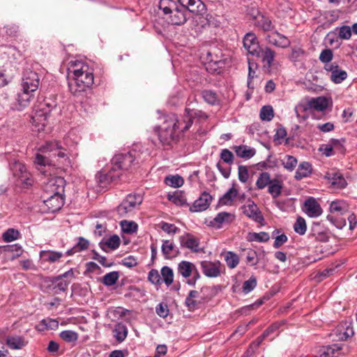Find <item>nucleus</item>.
<instances>
[{
	"label": "nucleus",
	"instance_id": "obj_1",
	"mask_svg": "<svg viewBox=\"0 0 357 357\" xmlns=\"http://www.w3.org/2000/svg\"><path fill=\"white\" fill-rule=\"evenodd\" d=\"M44 153H49L52 158L36 153L34 163L37 169L45 176H52L51 167L66 170L71 166V160L66 153V149L57 141L46 142L40 149Z\"/></svg>",
	"mask_w": 357,
	"mask_h": 357
},
{
	"label": "nucleus",
	"instance_id": "obj_2",
	"mask_svg": "<svg viewBox=\"0 0 357 357\" xmlns=\"http://www.w3.org/2000/svg\"><path fill=\"white\" fill-rule=\"evenodd\" d=\"M67 70L68 75L73 76L68 82L69 91L82 102L94 82L93 69L86 63L75 60L68 63Z\"/></svg>",
	"mask_w": 357,
	"mask_h": 357
},
{
	"label": "nucleus",
	"instance_id": "obj_3",
	"mask_svg": "<svg viewBox=\"0 0 357 357\" xmlns=\"http://www.w3.org/2000/svg\"><path fill=\"white\" fill-rule=\"evenodd\" d=\"M176 1L181 7L174 0H160L159 2L160 10L172 24H183L187 21L186 10L197 15H202L206 11V6L201 0Z\"/></svg>",
	"mask_w": 357,
	"mask_h": 357
},
{
	"label": "nucleus",
	"instance_id": "obj_4",
	"mask_svg": "<svg viewBox=\"0 0 357 357\" xmlns=\"http://www.w3.org/2000/svg\"><path fill=\"white\" fill-rule=\"evenodd\" d=\"M162 124L155 127V130L163 146H170L178 139L180 133L183 132V124L174 114H167L162 118Z\"/></svg>",
	"mask_w": 357,
	"mask_h": 357
},
{
	"label": "nucleus",
	"instance_id": "obj_5",
	"mask_svg": "<svg viewBox=\"0 0 357 357\" xmlns=\"http://www.w3.org/2000/svg\"><path fill=\"white\" fill-rule=\"evenodd\" d=\"M66 181L61 176H51L44 183L43 201H63Z\"/></svg>",
	"mask_w": 357,
	"mask_h": 357
},
{
	"label": "nucleus",
	"instance_id": "obj_6",
	"mask_svg": "<svg viewBox=\"0 0 357 357\" xmlns=\"http://www.w3.org/2000/svg\"><path fill=\"white\" fill-rule=\"evenodd\" d=\"M10 169L17 184L24 189H29L33 186L34 179L31 173L26 165L20 161L14 160L10 162Z\"/></svg>",
	"mask_w": 357,
	"mask_h": 357
},
{
	"label": "nucleus",
	"instance_id": "obj_7",
	"mask_svg": "<svg viewBox=\"0 0 357 357\" xmlns=\"http://www.w3.org/2000/svg\"><path fill=\"white\" fill-rule=\"evenodd\" d=\"M135 160L136 157L132 152L116 154L112 160L111 168L115 173H121V176L124 171L130 169L132 165H135Z\"/></svg>",
	"mask_w": 357,
	"mask_h": 357
},
{
	"label": "nucleus",
	"instance_id": "obj_8",
	"mask_svg": "<svg viewBox=\"0 0 357 357\" xmlns=\"http://www.w3.org/2000/svg\"><path fill=\"white\" fill-rule=\"evenodd\" d=\"M341 204L344 202H331L330 211L332 214L327 215V220L340 229L346 225L347 222L345 218L339 216L348 212V206Z\"/></svg>",
	"mask_w": 357,
	"mask_h": 357
},
{
	"label": "nucleus",
	"instance_id": "obj_9",
	"mask_svg": "<svg viewBox=\"0 0 357 357\" xmlns=\"http://www.w3.org/2000/svg\"><path fill=\"white\" fill-rule=\"evenodd\" d=\"M354 334L351 324L347 321L337 325L330 333L329 336L333 341H344Z\"/></svg>",
	"mask_w": 357,
	"mask_h": 357
},
{
	"label": "nucleus",
	"instance_id": "obj_10",
	"mask_svg": "<svg viewBox=\"0 0 357 357\" xmlns=\"http://www.w3.org/2000/svg\"><path fill=\"white\" fill-rule=\"evenodd\" d=\"M193 119L206 121L208 119V115L202 110L186 107L185 109L183 118L181 120L182 123L184 124L183 131L188 130L192 126Z\"/></svg>",
	"mask_w": 357,
	"mask_h": 357
},
{
	"label": "nucleus",
	"instance_id": "obj_11",
	"mask_svg": "<svg viewBox=\"0 0 357 357\" xmlns=\"http://www.w3.org/2000/svg\"><path fill=\"white\" fill-rule=\"evenodd\" d=\"M39 83V76L36 72L30 70L24 71L21 84L22 88L34 93L38 89Z\"/></svg>",
	"mask_w": 357,
	"mask_h": 357
},
{
	"label": "nucleus",
	"instance_id": "obj_12",
	"mask_svg": "<svg viewBox=\"0 0 357 357\" xmlns=\"http://www.w3.org/2000/svg\"><path fill=\"white\" fill-rule=\"evenodd\" d=\"M33 98V93L21 88L15 96V102L14 108L17 110H22L28 107L30 104L31 100Z\"/></svg>",
	"mask_w": 357,
	"mask_h": 357
},
{
	"label": "nucleus",
	"instance_id": "obj_13",
	"mask_svg": "<svg viewBox=\"0 0 357 357\" xmlns=\"http://www.w3.org/2000/svg\"><path fill=\"white\" fill-rule=\"evenodd\" d=\"M243 42L245 49L252 56L259 54L260 46L254 33H246Z\"/></svg>",
	"mask_w": 357,
	"mask_h": 357
},
{
	"label": "nucleus",
	"instance_id": "obj_14",
	"mask_svg": "<svg viewBox=\"0 0 357 357\" xmlns=\"http://www.w3.org/2000/svg\"><path fill=\"white\" fill-rule=\"evenodd\" d=\"M120 176L121 173H115L111 168L108 172H98L96 176V178L100 185V188H105L107 186L108 184L119 178Z\"/></svg>",
	"mask_w": 357,
	"mask_h": 357
},
{
	"label": "nucleus",
	"instance_id": "obj_15",
	"mask_svg": "<svg viewBox=\"0 0 357 357\" xmlns=\"http://www.w3.org/2000/svg\"><path fill=\"white\" fill-rule=\"evenodd\" d=\"M235 215L228 212H220L211 221V225L220 229L224 225H229L235 220Z\"/></svg>",
	"mask_w": 357,
	"mask_h": 357
},
{
	"label": "nucleus",
	"instance_id": "obj_16",
	"mask_svg": "<svg viewBox=\"0 0 357 357\" xmlns=\"http://www.w3.org/2000/svg\"><path fill=\"white\" fill-rule=\"evenodd\" d=\"M243 213L252 220L263 225L264 218L261 212L255 202L242 207Z\"/></svg>",
	"mask_w": 357,
	"mask_h": 357
},
{
	"label": "nucleus",
	"instance_id": "obj_17",
	"mask_svg": "<svg viewBox=\"0 0 357 357\" xmlns=\"http://www.w3.org/2000/svg\"><path fill=\"white\" fill-rule=\"evenodd\" d=\"M179 242L181 247L186 248L194 252H199L200 250L199 248V240L190 233H185L181 236Z\"/></svg>",
	"mask_w": 357,
	"mask_h": 357
},
{
	"label": "nucleus",
	"instance_id": "obj_18",
	"mask_svg": "<svg viewBox=\"0 0 357 357\" xmlns=\"http://www.w3.org/2000/svg\"><path fill=\"white\" fill-rule=\"evenodd\" d=\"M220 262H211L203 261L201 262V268L204 274L208 278H217L220 275Z\"/></svg>",
	"mask_w": 357,
	"mask_h": 357
},
{
	"label": "nucleus",
	"instance_id": "obj_19",
	"mask_svg": "<svg viewBox=\"0 0 357 357\" xmlns=\"http://www.w3.org/2000/svg\"><path fill=\"white\" fill-rule=\"evenodd\" d=\"M343 344L335 343L323 346L319 350L320 357H338L342 354Z\"/></svg>",
	"mask_w": 357,
	"mask_h": 357
},
{
	"label": "nucleus",
	"instance_id": "obj_20",
	"mask_svg": "<svg viewBox=\"0 0 357 357\" xmlns=\"http://www.w3.org/2000/svg\"><path fill=\"white\" fill-rule=\"evenodd\" d=\"M266 40L269 44L281 48H287L291 44L289 38L278 31H275L267 36Z\"/></svg>",
	"mask_w": 357,
	"mask_h": 357
},
{
	"label": "nucleus",
	"instance_id": "obj_21",
	"mask_svg": "<svg viewBox=\"0 0 357 357\" xmlns=\"http://www.w3.org/2000/svg\"><path fill=\"white\" fill-rule=\"evenodd\" d=\"M303 110L313 109L317 111H324L328 107V100L324 97H318L309 100L303 106Z\"/></svg>",
	"mask_w": 357,
	"mask_h": 357
},
{
	"label": "nucleus",
	"instance_id": "obj_22",
	"mask_svg": "<svg viewBox=\"0 0 357 357\" xmlns=\"http://www.w3.org/2000/svg\"><path fill=\"white\" fill-rule=\"evenodd\" d=\"M301 209L310 218H317L323 213L319 202H303Z\"/></svg>",
	"mask_w": 357,
	"mask_h": 357
},
{
	"label": "nucleus",
	"instance_id": "obj_23",
	"mask_svg": "<svg viewBox=\"0 0 357 357\" xmlns=\"http://www.w3.org/2000/svg\"><path fill=\"white\" fill-rule=\"evenodd\" d=\"M161 250L166 259L175 258L180 253L178 248L176 247L174 242L169 240L162 241Z\"/></svg>",
	"mask_w": 357,
	"mask_h": 357
},
{
	"label": "nucleus",
	"instance_id": "obj_24",
	"mask_svg": "<svg viewBox=\"0 0 357 357\" xmlns=\"http://www.w3.org/2000/svg\"><path fill=\"white\" fill-rule=\"evenodd\" d=\"M255 56L261 59L264 67L271 68L275 56V52L268 47H260L259 54Z\"/></svg>",
	"mask_w": 357,
	"mask_h": 357
},
{
	"label": "nucleus",
	"instance_id": "obj_25",
	"mask_svg": "<svg viewBox=\"0 0 357 357\" xmlns=\"http://www.w3.org/2000/svg\"><path fill=\"white\" fill-rule=\"evenodd\" d=\"M312 171V165L308 162H302L299 164L295 173L294 178L299 181L303 178L309 176Z\"/></svg>",
	"mask_w": 357,
	"mask_h": 357
},
{
	"label": "nucleus",
	"instance_id": "obj_26",
	"mask_svg": "<svg viewBox=\"0 0 357 357\" xmlns=\"http://www.w3.org/2000/svg\"><path fill=\"white\" fill-rule=\"evenodd\" d=\"M236 155L239 158L250 159L253 157L255 153V149L246 145H240L234 147Z\"/></svg>",
	"mask_w": 357,
	"mask_h": 357
},
{
	"label": "nucleus",
	"instance_id": "obj_27",
	"mask_svg": "<svg viewBox=\"0 0 357 357\" xmlns=\"http://www.w3.org/2000/svg\"><path fill=\"white\" fill-rule=\"evenodd\" d=\"M195 270V266L187 261H182L178 265V273L183 278L190 277Z\"/></svg>",
	"mask_w": 357,
	"mask_h": 357
},
{
	"label": "nucleus",
	"instance_id": "obj_28",
	"mask_svg": "<svg viewBox=\"0 0 357 357\" xmlns=\"http://www.w3.org/2000/svg\"><path fill=\"white\" fill-rule=\"evenodd\" d=\"M180 207L189 206L191 212H202L206 210L209 206L210 202H194L192 206H190L188 202H174Z\"/></svg>",
	"mask_w": 357,
	"mask_h": 357
},
{
	"label": "nucleus",
	"instance_id": "obj_29",
	"mask_svg": "<svg viewBox=\"0 0 357 357\" xmlns=\"http://www.w3.org/2000/svg\"><path fill=\"white\" fill-rule=\"evenodd\" d=\"M40 257L45 261L54 263L63 257V253L52 250H42L40 252Z\"/></svg>",
	"mask_w": 357,
	"mask_h": 357
},
{
	"label": "nucleus",
	"instance_id": "obj_30",
	"mask_svg": "<svg viewBox=\"0 0 357 357\" xmlns=\"http://www.w3.org/2000/svg\"><path fill=\"white\" fill-rule=\"evenodd\" d=\"M113 335L118 342H122L128 335V329L125 324L118 323L114 326Z\"/></svg>",
	"mask_w": 357,
	"mask_h": 357
},
{
	"label": "nucleus",
	"instance_id": "obj_31",
	"mask_svg": "<svg viewBox=\"0 0 357 357\" xmlns=\"http://www.w3.org/2000/svg\"><path fill=\"white\" fill-rule=\"evenodd\" d=\"M89 245V242L88 240L85 239L83 237H79L77 244L75 245L72 248L69 249L66 252V255L68 256H70V255H74L76 252L86 250L88 249Z\"/></svg>",
	"mask_w": 357,
	"mask_h": 357
},
{
	"label": "nucleus",
	"instance_id": "obj_32",
	"mask_svg": "<svg viewBox=\"0 0 357 357\" xmlns=\"http://www.w3.org/2000/svg\"><path fill=\"white\" fill-rule=\"evenodd\" d=\"M6 344L10 349H20L26 344V342L20 336H9L7 337Z\"/></svg>",
	"mask_w": 357,
	"mask_h": 357
},
{
	"label": "nucleus",
	"instance_id": "obj_33",
	"mask_svg": "<svg viewBox=\"0 0 357 357\" xmlns=\"http://www.w3.org/2000/svg\"><path fill=\"white\" fill-rule=\"evenodd\" d=\"M49 114L43 111L36 112L35 115L32 117L33 123L38 127V130H43L47 124V120Z\"/></svg>",
	"mask_w": 357,
	"mask_h": 357
},
{
	"label": "nucleus",
	"instance_id": "obj_34",
	"mask_svg": "<svg viewBox=\"0 0 357 357\" xmlns=\"http://www.w3.org/2000/svg\"><path fill=\"white\" fill-rule=\"evenodd\" d=\"M120 242L119 237L117 235H113L106 241L100 242L99 246L104 251H106V247L109 248L112 250H116L119 247Z\"/></svg>",
	"mask_w": 357,
	"mask_h": 357
},
{
	"label": "nucleus",
	"instance_id": "obj_35",
	"mask_svg": "<svg viewBox=\"0 0 357 357\" xmlns=\"http://www.w3.org/2000/svg\"><path fill=\"white\" fill-rule=\"evenodd\" d=\"M56 204L54 206L53 202H40V211L43 213H55L59 211L63 205V202H56Z\"/></svg>",
	"mask_w": 357,
	"mask_h": 357
},
{
	"label": "nucleus",
	"instance_id": "obj_36",
	"mask_svg": "<svg viewBox=\"0 0 357 357\" xmlns=\"http://www.w3.org/2000/svg\"><path fill=\"white\" fill-rule=\"evenodd\" d=\"M54 287L53 289L55 294H59L61 292H64L66 291L68 286L70 283V281L64 280L60 275L55 278L53 281Z\"/></svg>",
	"mask_w": 357,
	"mask_h": 357
},
{
	"label": "nucleus",
	"instance_id": "obj_37",
	"mask_svg": "<svg viewBox=\"0 0 357 357\" xmlns=\"http://www.w3.org/2000/svg\"><path fill=\"white\" fill-rule=\"evenodd\" d=\"M248 87L250 89H254L255 86V78L257 77L256 70L257 69V64L255 63L250 62V59H248Z\"/></svg>",
	"mask_w": 357,
	"mask_h": 357
},
{
	"label": "nucleus",
	"instance_id": "obj_38",
	"mask_svg": "<svg viewBox=\"0 0 357 357\" xmlns=\"http://www.w3.org/2000/svg\"><path fill=\"white\" fill-rule=\"evenodd\" d=\"M167 185L173 188H179L184 183V180L182 176L178 174L167 176L164 181Z\"/></svg>",
	"mask_w": 357,
	"mask_h": 357
},
{
	"label": "nucleus",
	"instance_id": "obj_39",
	"mask_svg": "<svg viewBox=\"0 0 357 357\" xmlns=\"http://www.w3.org/2000/svg\"><path fill=\"white\" fill-rule=\"evenodd\" d=\"M282 183L278 179H273L268 186V192L273 198L277 197L281 193Z\"/></svg>",
	"mask_w": 357,
	"mask_h": 357
},
{
	"label": "nucleus",
	"instance_id": "obj_40",
	"mask_svg": "<svg viewBox=\"0 0 357 357\" xmlns=\"http://www.w3.org/2000/svg\"><path fill=\"white\" fill-rule=\"evenodd\" d=\"M204 100L212 105H216L220 103V99L217 93L211 90H204L202 93Z\"/></svg>",
	"mask_w": 357,
	"mask_h": 357
},
{
	"label": "nucleus",
	"instance_id": "obj_41",
	"mask_svg": "<svg viewBox=\"0 0 357 357\" xmlns=\"http://www.w3.org/2000/svg\"><path fill=\"white\" fill-rule=\"evenodd\" d=\"M347 78V73L338 66V68L331 74L330 79L335 84H340Z\"/></svg>",
	"mask_w": 357,
	"mask_h": 357
},
{
	"label": "nucleus",
	"instance_id": "obj_42",
	"mask_svg": "<svg viewBox=\"0 0 357 357\" xmlns=\"http://www.w3.org/2000/svg\"><path fill=\"white\" fill-rule=\"evenodd\" d=\"M142 202H137L139 205ZM137 202H121L117 206V212L121 216L126 215L128 213L132 211V210L136 206Z\"/></svg>",
	"mask_w": 357,
	"mask_h": 357
},
{
	"label": "nucleus",
	"instance_id": "obj_43",
	"mask_svg": "<svg viewBox=\"0 0 357 357\" xmlns=\"http://www.w3.org/2000/svg\"><path fill=\"white\" fill-rule=\"evenodd\" d=\"M60 337L68 343H75L78 340V333L70 330L63 331L59 334Z\"/></svg>",
	"mask_w": 357,
	"mask_h": 357
},
{
	"label": "nucleus",
	"instance_id": "obj_44",
	"mask_svg": "<svg viewBox=\"0 0 357 357\" xmlns=\"http://www.w3.org/2000/svg\"><path fill=\"white\" fill-rule=\"evenodd\" d=\"M161 275L163 282L167 286H169L172 284L174 281V273L171 268L169 266H163L161 268Z\"/></svg>",
	"mask_w": 357,
	"mask_h": 357
},
{
	"label": "nucleus",
	"instance_id": "obj_45",
	"mask_svg": "<svg viewBox=\"0 0 357 357\" xmlns=\"http://www.w3.org/2000/svg\"><path fill=\"white\" fill-rule=\"evenodd\" d=\"M225 259L227 265L230 268H234L239 263L238 256L236 253L231 251H228L225 253Z\"/></svg>",
	"mask_w": 357,
	"mask_h": 357
},
{
	"label": "nucleus",
	"instance_id": "obj_46",
	"mask_svg": "<svg viewBox=\"0 0 357 357\" xmlns=\"http://www.w3.org/2000/svg\"><path fill=\"white\" fill-rule=\"evenodd\" d=\"M259 116L262 121H271L274 116L273 107L271 105L263 106L260 109Z\"/></svg>",
	"mask_w": 357,
	"mask_h": 357
},
{
	"label": "nucleus",
	"instance_id": "obj_47",
	"mask_svg": "<svg viewBox=\"0 0 357 357\" xmlns=\"http://www.w3.org/2000/svg\"><path fill=\"white\" fill-rule=\"evenodd\" d=\"M298 163L297 159L292 155H285L284 158L282 160L283 167L289 172H292Z\"/></svg>",
	"mask_w": 357,
	"mask_h": 357
},
{
	"label": "nucleus",
	"instance_id": "obj_48",
	"mask_svg": "<svg viewBox=\"0 0 357 357\" xmlns=\"http://www.w3.org/2000/svg\"><path fill=\"white\" fill-rule=\"evenodd\" d=\"M119 278V273L117 271H112L103 276L102 282L106 286H112L116 284Z\"/></svg>",
	"mask_w": 357,
	"mask_h": 357
},
{
	"label": "nucleus",
	"instance_id": "obj_49",
	"mask_svg": "<svg viewBox=\"0 0 357 357\" xmlns=\"http://www.w3.org/2000/svg\"><path fill=\"white\" fill-rule=\"evenodd\" d=\"M294 231L300 235H304L307 230V225L305 219L303 217H298L294 225Z\"/></svg>",
	"mask_w": 357,
	"mask_h": 357
},
{
	"label": "nucleus",
	"instance_id": "obj_50",
	"mask_svg": "<svg viewBox=\"0 0 357 357\" xmlns=\"http://www.w3.org/2000/svg\"><path fill=\"white\" fill-rule=\"evenodd\" d=\"M271 181L268 173L262 172L259 174L256 181V185L258 189H264L266 186H268Z\"/></svg>",
	"mask_w": 357,
	"mask_h": 357
},
{
	"label": "nucleus",
	"instance_id": "obj_51",
	"mask_svg": "<svg viewBox=\"0 0 357 357\" xmlns=\"http://www.w3.org/2000/svg\"><path fill=\"white\" fill-rule=\"evenodd\" d=\"M121 229L124 233L133 234L137 230V225L133 221L123 220L121 222Z\"/></svg>",
	"mask_w": 357,
	"mask_h": 357
},
{
	"label": "nucleus",
	"instance_id": "obj_52",
	"mask_svg": "<svg viewBox=\"0 0 357 357\" xmlns=\"http://www.w3.org/2000/svg\"><path fill=\"white\" fill-rule=\"evenodd\" d=\"M331 185L335 188H344L347 185V181L342 175L335 174L331 179Z\"/></svg>",
	"mask_w": 357,
	"mask_h": 357
},
{
	"label": "nucleus",
	"instance_id": "obj_53",
	"mask_svg": "<svg viewBox=\"0 0 357 357\" xmlns=\"http://www.w3.org/2000/svg\"><path fill=\"white\" fill-rule=\"evenodd\" d=\"M149 281L155 285H160L162 284V278L159 272L156 269H151L148 274Z\"/></svg>",
	"mask_w": 357,
	"mask_h": 357
},
{
	"label": "nucleus",
	"instance_id": "obj_54",
	"mask_svg": "<svg viewBox=\"0 0 357 357\" xmlns=\"http://www.w3.org/2000/svg\"><path fill=\"white\" fill-rule=\"evenodd\" d=\"M20 232L15 229H8L3 234V239L6 242H11L19 238Z\"/></svg>",
	"mask_w": 357,
	"mask_h": 357
},
{
	"label": "nucleus",
	"instance_id": "obj_55",
	"mask_svg": "<svg viewBox=\"0 0 357 357\" xmlns=\"http://www.w3.org/2000/svg\"><path fill=\"white\" fill-rule=\"evenodd\" d=\"M341 11L340 10H332L325 11L324 13V17L325 20H326L331 24L336 22L339 17Z\"/></svg>",
	"mask_w": 357,
	"mask_h": 357
},
{
	"label": "nucleus",
	"instance_id": "obj_56",
	"mask_svg": "<svg viewBox=\"0 0 357 357\" xmlns=\"http://www.w3.org/2000/svg\"><path fill=\"white\" fill-rule=\"evenodd\" d=\"M39 326L42 327L39 330L55 329L58 328L59 322L55 319H45L40 321Z\"/></svg>",
	"mask_w": 357,
	"mask_h": 357
},
{
	"label": "nucleus",
	"instance_id": "obj_57",
	"mask_svg": "<svg viewBox=\"0 0 357 357\" xmlns=\"http://www.w3.org/2000/svg\"><path fill=\"white\" fill-rule=\"evenodd\" d=\"M257 286V279L255 276H251L248 280L244 282L243 284V292L248 294L252 291Z\"/></svg>",
	"mask_w": 357,
	"mask_h": 357
},
{
	"label": "nucleus",
	"instance_id": "obj_58",
	"mask_svg": "<svg viewBox=\"0 0 357 357\" xmlns=\"http://www.w3.org/2000/svg\"><path fill=\"white\" fill-rule=\"evenodd\" d=\"M270 238V236L266 232H259V233H250V240L252 241H257V242H267Z\"/></svg>",
	"mask_w": 357,
	"mask_h": 357
},
{
	"label": "nucleus",
	"instance_id": "obj_59",
	"mask_svg": "<svg viewBox=\"0 0 357 357\" xmlns=\"http://www.w3.org/2000/svg\"><path fill=\"white\" fill-rule=\"evenodd\" d=\"M351 35V29L349 26L344 25L338 28V37L340 39L349 40Z\"/></svg>",
	"mask_w": 357,
	"mask_h": 357
},
{
	"label": "nucleus",
	"instance_id": "obj_60",
	"mask_svg": "<svg viewBox=\"0 0 357 357\" xmlns=\"http://www.w3.org/2000/svg\"><path fill=\"white\" fill-rule=\"evenodd\" d=\"M160 227L166 233L169 234H174L179 231V229L173 224H169L165 222H161L159 224Z\"/></svg>",
	"mask_w": 357,
	"mask_h": 357
},
{
	"label": "nucleus",
	"instance_id": "obj_61",
	"mask_svg": "<svg viewBox=\"0 0 357 357\" xmlns=\"http://www.w3.org/2000/svg\"><path fill=\"white\" fill-rule=\"evenodd\" d=\"M333 58V53L331 49H324L319 55V60L324 63H330Z\"/></svg>",
	"mask_w": 357,
	"mask_h": 357
},
{
	"label": "nucleus",
	"instance_id": "obj_62",
	"mask_svg": "<svg viewBox=\"0 0 357 357\" xmlns=\"http://www.w3.org/2000/svg\"><path fill=\"white\" fill-rule=\"evenodd\" d=\"M167 199L169 201H186L185 193L181 190H176L172 194L168 193Z\"/></svg>",
	"mask_w": 357,
	"mask_h": 357
},
{
	"label": "nucleus",
	"instance_id": "obj_63",
	"mask_svg": "<svg viewBox=\"0 0 357 357\" xmlns=\"http://www.w3.org/2000/svg\"><path fill=\"white\" fill-rule=\"evenodd\" d=\"M220 158L229 165H231L234 162V156L231 151L229 149H224L221 151Z\"/></svg>",
	"mask_w": 357,
	"mask_h": 357
},
{
	"label": "nucleus",
	"instance_id": "obj_64",
	"mask_svg": "<svg viewBox=\"0 0 357 357\" xmlns=\"http://www.w3.org/2000/svg\"><path fill=\"white\" fill-rule=\"evenodd\" d=\"M238 194L237 189L233 185L219 201H233L237 197Z\"/></svg>",
	"mask_w": 357,
	"mask_h": 357
}]
</instances>
